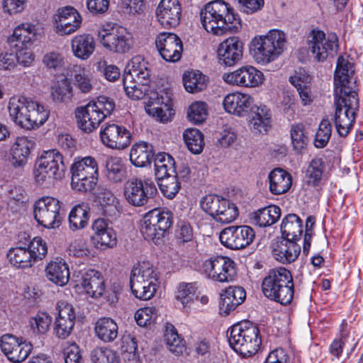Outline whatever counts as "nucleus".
<instances>
[{
    "mask_svg": "<svg viewBox=\"0 0 363 363\" xmlns=\"http://www.w3.org/2000/svg\"><path fill=\"white\" fill-rule=\"evenodd\" d=\"M203 27L208 33L222 35L227 32L238 33L241 20L233 9L223 0L206 4L200 12Z\"/></svg>",
    "mask_w": 363,
    "mask_h": 363,
    "instance_id": "nucleus-1",
    "label": "nucleus"
},
{
    "mask_svg": "<svg viewBox=\"0 0 363 363\" xmlns=\"http://www.w3.org/2000/svg\"><path fill=\"white\" fill-rule=\"evenodd\" d=\"M9 116L15 124L31 130L43 125L49 117V111L33 99L25 96L11 97L9 102Z\"/></svg>",
    "mask_w": 363,
    "mask_h": 363,
    "instance_id": "nucleus-2",
    "label": "nucleus"
},
{
    "mask_svg": "<svg viewBox=\"0 0 363 363\" xmlns=\"http://www.w3.org/2000/svg\"><path fill=\"white\" fill-rule=\"evenodd\" d=\"M264 295L271 301L286 306L294 296V282L291 272L285 267L270 269L262 282Z\"/></svg>",
    "mask_w": 363,
    "mask_h": 363,
    "instance_id": "nucleus-3",
    "label": "nucleus"
},
{
    "mask_svg": "<svg viewBox=\"0 0 363 363\" xmlns=\"http://www.w3.org/2000/svg\"><path fill=\"white\" fill-rule=\"evenodd\" d=\"M286 34L272 29L266 35L255 36L250 43V52L256 62L267 65L277 59L286 49Z\"/></svg>",
    "mask_w": 363,
    "mask_h": 363,
    "instance_id": "nucleus-4",
    "label": "nucleus"
},
{
    "mask_svg": "<svg viewBox=\"0 0 363 363\" xmlns=\"http://www.w3.org/2000/svg\"><path fill=\"white\" fill-rule=\"evenodd\" d=\"M227 336L230 347L243 357L255 354L262 343L258 327L250 321L233 325Z\"/></svg>",
    "mask_w": 363,
    "mask_h": 363,
    "instance_id": "nucleus-5",
    "label": "nucleus"
},
{
    "mask_svg": "<svg viewBox=\"0 0 363 363\" xmlns=\"http://www.w3.org/2000/svg\"><path fill=\"white\" fill-rule=\"evenodd\" d=\"M115 108L113 99L100 96L85 106L77 107L75 117L78 127L84 133H91Z\"/></svg>",
    "mask_w": 363,
    "mask_h": 363,
    "instance_id": "nucleus-6",
    "label": "nucleus"
},
{
    "mask_svg": "<svg viewBox=\"0 0 363 363\" xmlns=\"http://www.w3.org/2000/svg\"><path fill=\"white\" fill-rule=\"evenodd\" d=\"M335 124L337 132L345 137L352 129L359 110L358 94H335Z\"/></svg>",
    "mask_w": 363,
    "mask_h": 363,
    "instance_id": "nucleus-7",
    "label": "nucleus"
},
{
    "mask_svg": "<svg viewBox=\"0 0 363 363\" xmlns=\"http://www.w3.org/2000/svg\"><path fill=\"white\" fill-rule=\"evenodd\" d=\"M199 205L202 211L212 220L222 224L234 221L239 214L238 208L234 203L214 194L203 196Z\"/></svg>",
    "mask_w": 363,
    "mask_h": 363,
    "instance_id": "nucleus-8",
    "label": "nucleus"
},
{
    "mask_svg": "<svg viewBox=\"0 0 363 363\" xmlns=\"http://www.w3.org/2000/svg\"><path fill=\"white\" fill-rule=\"evenodd\" d=\"M172 225V214L168 210L154 208L143 217L140 232L144 238L159 244Z\"/></svg>",
    "mask_w": 363,
    "mask_h": 363,
    "instance_id": "nucleus-9",
    "label": "nucleus"
},
{
    "mask_svg": "<svg viewBox=\"0 0 363 363\" xmlns=\"http://www.w3.org/2000/svg\"><path fill=\"white\" fill-rule=\"evenodd\" d=\"M65 170L63 157L58 150L52 149L45 151L35 163V182L61 180Z\"/></svg>",
    "mask_w": 363,
    "mask_h": 363,
    "instance_id": "nucleus-10",
    "label": "nucleus"
},
{
    "mask_svg": "<svg viewBox=\"0 0 363 363\" xmlns=\"http://www.w3.org/2000/svg\"><path fill=\"white\" fill-rule=\"evenodd\" d=\"M201 272L206 278L219 283L233 281L237 276L235 262L228 257L220 255L205 260L201 266Z\"/></svg>",
    "mask_w": 363,
    "mask_h": 363,
    "instance_id": "nucleus-11",
    "label": "nucleus"
},
{
    "mask_svg": "<svg viewBox=\"0 0 363 363\" xmlns=\"http://www.w3.org/2000/svg\"><path fill=\"white\" fill-rule=\"evenodd\" d=\"M355 68L349 56L337 57L334 74L335 94H357Z\"/></svg>",
    "mask_w": 363,
    "mask_h": 363,
    "instance_id": "nucleus-12",
    "label": "nucleus"
},
{
    "mask_svg": "<svg viewBox=\"0 0 363 363\" xmlns=\"http://www.w3.org/2000/svg\"><path fill=\"white\" fill-rule=\"evenodd\" d=\"M308 40V48L313 58L318 62H324L329 55L334 56L339 50V40L335 33H325L320 30H312Z\"/></svg>",
    "mask_w": 363,
    "mask_h": 363,
    "instance_id": "nucleus-13",
    "label": "nucleus"
},
{
    "mask_svg": "<svg viewBox=\"0 0 363 363\" xmlns=\"http://www.w3.org/2000/svg\"><path fill=\"white\" fill-rule=\"evenodd\" d=\"M60 208L61 203L58 199L51 196L42 197L34 204V218L44 228H58L60 225Z\"/></svg>",
    "mask_w": 363,
    "mask_h": 363,
    "instance_id": "nucleus-14",
    "label": "nucleus"
},
{
    "mask_svg": "<svg viewBox=\"0 0 363 363\" xmlns=\"http://www.w3.org/2000/svg\"><path fill=\"white\" fill-rule=\"evenodd\" d=\"M99 38L105 48L116 53L128 52L133 44L131 33L121 26L101 29L99 32Z\"/></svg>",
    "mask_w": 363,
    "mask_h": 363,
    "instance_id": "nucleus-15",
    "label": "nucleus"
},
{
    "mask_svg": "<svg viewBox=\"0 0 363 363\" xmlns=\"http://www.w3.org/2000/svg\"><path fill=\"white\" fill-rule=\"evenodd\" d=\"M255 233L248 225H232L224 228L220 233V242L231 250H242L254 240Z\"/></svg>",
    "mask_w": 363,
    "mask_h": 363,
    "instance_id": "nucleus-16",
    "label": "nucleus"
},
{
    "mask_svg": "<svg viewBox=\"0 0 363 363\" xmlns=\"http://www.w3.org/2000/svg\"><path fill=\"white\" fill-rule=\"evenodd\" d=\"M145 110L149 115L157 118L160 122L169 121L174 114L171 94L164 89L151 94Z\"/></svg>",
    "mask_w": 363,
    "mask_h": 363,
    "instance_id": "nucleus-17",
    "label": "nucleus"
},
{
    "mask_svg": "<svg viewBox=\"0 0 363 363\" xmlns=\"http://www.w3.org/2000/svg\"><path fill=\"white\" fill-rule=\"evenodd\" d=\"M100 138L108 148L123 150L130 144L132 135L123 125L106 123L100 130Z\"/></svg>",
    "mask_w": 363,
    "mask_h": 363,
    "instance_id": "nucleus-18",
    "label": "nucleus"
},
{
    "mask_svg": "<svg viewBox=\"0 0 363 363\" xmlns=\"http://www.w3.org/2000/svg\"><path fill=\"white\" fill-rule=\"evenodd\" d=\"M155 45L163 60L169 62L179 61L183 51L180 38L173 33L162 32L157 35Z\"/></svg>",
    "mask_w": 363,
    "mask_h": 363,
    "instance_id": "nucleus-19",
    "label": "nucleus"
},
{
    "mask_svg": "<svg viewBox=\"0 0 363 363\" xmlns=\"http://www.w3.org/2000/svg\"><path fill=\"white\" fill-rule=\"evenodd\" d=\"M52 19L56 32L61 35L74 33L80 28L82 21L81 15L72 6L59 9Z\"/></svg>",
    "mask_w": 363,
    "mask_h": 363,
    "instance_id": "nucleus-20",
    "label": "nucleus"
},
{
    "mask_svg": "<svg viewBox=\"0 0 363 363\" xmlns=\"http://www.w3.org/2000/svg\"><path fill=\"white\" fill-rule=\"evenodd\" d=\"M223 80L233 85L243 87H256L263 82V73L255 67L243 66L235 71L224 74Z\"/></svg>",
    "mask_w": 363,
    "mask_h": 363,
    "instance_id": "nucleus-21",
    "label": "nucleus"
},
{
    "mask_svg": "<svg viewBox=\"0 0 363 363\" xmlns=\"http://www.w3.org/2000/svg\"><path fill=\"white\" fill-rule=\"evenodd\" d=\"M124 196L127 201L134 206H143L156 195L157 190L155 183H127Z\"/></svg>",
    "mask_w": 363,
    "mask_h": 363,
    "instance_id": "nucleus-22",
    "label": "nucleus"
},
{
    "mask_svg": "<svg viewBox=\"0 0 363 363\" xmlns=\"http://www.w3.org/2000/svg\"><path fill=\"white\" fill-rule=\"evenodd\" d=\"M93 234L91 240L94 245L101 250L111 248L116 245V234L104 218L95 220L91 225Z\"/></svg>",
    "mask_w": 363,
    "mask_h": 363,
    "instance_id": "nucleus-23",
    "label": "nucleus"
},
{
    "mask_svg": "<svg viewBox=\"0 0 363 363\" xmlns=\"http://www.w3.org/2000/svg\"><path fill=\"white\" fill-rule=\"evenodd\" d=\"M217 52L220 64L234 66L242 57V43L238 37L228 38L219 44Z\"/></svg>",
    "mask_w": 363,
    "mask_h": 363,
    "instance_id": "nucleus-24",
    "label": "nucleus"
},
{
    "mask_svg": "<svg viewBox=\"0 0 363 363\" xmlns=\"http://www.w3.org/2000/svg\"><path fill=\"white\" fill-rule=\"evenodd\" d=\"M182 16V6L179 0H161L156 10L159 23L166 28L179 25Z\"/></svg>",
    "mask_w": 363,
    "mask_h": 363,
    "instance_id": "nucleus-25",
    "label": "nucleus"
},
{
    "mask_svg": "<svg viewBox=\"0 0 363 363\" xmlns=\"http://www.w3.org/2000/svg\"><path fill=\"white\" fill-rule=\"evenodd\" d=\"M254 99L247 94L233 92L228 94L223 100V106L226 112L239 117L249 114Z\"/></svg>",
    "mask_w": 363,
    "mask_h": 363,
    "instance_id": "nucleus-26",
    "label": "nucleus"
},
{
    "mask_svg": "<svg viewBox=\"0 0 363 363\" xmlns=\"http://www.w3.org/2000/svg\"><path fill=\"white\" fill-rule=\"evenodd\" d=\"M72 182H93L97 180L98 164L96 160L91 157H86L82 160L74 162L70 167Z\"/></svg>",
    "mask_w": 363,
    "mask_h": 363,
    "instance_id": "nucleus-27",
    "label": "nucleus"
},
{
    "mask_svg": "<svg viewBox=\"0 0 363 363\" xmlns=\"http://www.w3.org/2000/svg\"><path fill=\"white\" fill-rule=\"evenodd\" d=\"M80 285L86 294L94 298H98L105 292L106 285L101 272L95 269H88L82 274Z\"/></svg>",
    "mask_w": 363,
    "mask_h": 363,
    "instance_id": "nucleus-28",
    "label": "nucleus"
},
{
    "mask_svg": "<svg viewBox=\"0 0 363 363\" xmlns=\"http://www.w3.org/2000/svg\"><path fill=\"white\" fill-rule=\"evenodd\" d=\"M274 258L282 264H290L297 259L301 253V247L296 241L289 238H281L273 247Z\"/></svg>",
    "mask_w": 363,
    "mask_h": 363,
    "instance_id": "nucleus-29",
    "label": "nucleus"
},
{
    "mask_svg": "<svg viewBox=\"0 0 363 363\" xmlns=\"http://www.w3.org/2000/svg\"><path fill=\"white\" fill-rule=\"evenodd\" d=\"M246 298L245 289L241 286H230L220 294V313L227 315L242 303Z\"/></svg>",
    "mask_w": 363,
    "mask_h": 363,
    "instance_id": "nucleus-30",
    "label": "nucleus"
},
{
    "mask_svg": "<svg viewBox=\"0 0 363 363\" xmlns=\"http://www.w3.org/2000/svg\"><path fill=\"white\" fill-rule=\"evenodd\" d=\"M248 115L250 127L255 133L264 134L267 132L271 124V113L266 105H257L253 102Z\"/></svg>",
    "mask_w": 363,
    "mask_h": 363,
    "instance_id": "nucleus-31",
    "label": "nucleus"
},
{
    "mask_svg": "<svg viewBox=\"0 0 363 363\" xmlns=\"http://www.w3.org/2000/svg\"><path fill=\"white\" fill-rule=\"evenodd\" d=\"M35 37V26L31 23H25L14 28L8 40L16 48H28L33 45Z\"/></svg>",
    "mask_w": 363,
    "mask_h": 363,
    "instance_id": "nucleus-32",
    "label": "nucleus"
},
{
    "mask_svg": "<svg viewBox=\"0 0 363 363\" xmlns=\"http://www.w3.org/2000/svg\"><path fill=\"white\" fill-rule=\"evenodd\" d=\"M92 200L99 203L103 215L108 217H116L120 213V203L111 191L104 188L101 184Z\"/></svg>",
    "mask_w": 363,
    "mask_h": 363,
    "instance_id": "nucleus-33",
    "label": "nucleus"
},
{
    "mask_svg": "<svg viewBox=\"0 0 363 363\" xmlns=\"http://www.w3.org/2000/svg\"><path fill=\"white\" fill-rule=\"evenodd\" d=\"M73 55L81 60H87L95 50V40L90 34L77 35L71 41Z\"/></svg>",
    "mask_w": 363,
    "mask_h": 363,
    "instance_id": "nucleus-34",
    "label": "nucleus"
},
{
    "mask_svg": "<svg viewBox=\"0 0 363 363\" xmlns=\"http://www.w3.org/2000/svg\"><path fill=\"white\" fill-rule=\"evenodd\" d=\"M154 156L153 147L146 142H139L131 147L130 160L133 165L138 167L150 164Z\"/></svg>",
    "mask_w": 363,
    "mask_h": 363,
    "instance_id": "nucleus-35",
    "label": "nucleus"
},
{
    "mask_svg": "<svg viewBox=\"0 0 363 363\" xmlns=\"http://www.w3.org/2000/svg\"><path fill=\"white\" fill-rule=\"evenodd\" d=\"M155 174L157 180L160 181L172 176L176 177L174 158L165 152L157 154L154 159Z\"/></svg>",
    "mask_w": 363,
    "mask_h": 363,
    "instance_id": "nucleus-36",
    "label": "nucleus"
},
{
    "mask_svg": "<svg viewBox=\"0 0 363 363\" xmlns=\"http://www.w3.org/2000/svg\"><path fill=\"white\" fill-rule=\"evenodd\" d=\"M281 238L298 241L303 233L302 220L296 214L286 215L281 224Z\"/></svg>",
    "mask_w": 363,
    "mask_h": 363,
    "instance_id": "nucleus-37",
    "label": "nucleus"
},
{
    "mask_svg": "<svg viewBox=\"0 0 363 363\" xmlns=\"http://www.w3.org/2000/svg\"><path fill=\"white\" fill-rule=\"evenodd\" d=\"M45 272L47 278L59 286H65L69 279L68 266L62 260L50 262L46 267Z\"/></svg>",
    "mask_w": 363,
    "mask_h": 363,
    "instance_id": "nucleus-38",
    "label": "nucleus"
},
{
    "mask_svg": "<svg viewBox=\"0 0 363 363\" xmlns=\"http://www.w3.org/2000/svg\"><path fill=\"white\" fill-rule=\"evenodd\" d=\"M96 337L104 342H113L118 336V328L111 318H99L94 327Z\"/></svg>",
    "mask_w": 363,
    "mask_h": 363,
    "instance_id": "nucleus-39",
    "label": "nucleus"
},
{
    "mask_svg": "<svg viewBox=\"0 0 363 363\" xmlns=\"http://www.w3.org/2000/svg\"><path fill=\"white\" fill-rule=\"evenodd\" d=\"M33 146L31 140L26 137H18L13 143L11 154L13 164L16 167H21L27 162L28 157Z\"/></svg>",
    "mask_w": 363,
    "mask_h": 363,
    "instance_id": "nucleus-40",
    "label": "nucleus"
},
{
    "mask_svg": "<svg viewBox=\"0 0 363 363\" xmlns=\"http://www.w3.org/2000/svg\"><path fill=\"white\" fill-rule=\"evenodd\" d=\"M147 65V62L141 56H135L130 60L124 74L135 77L138 81L145 85L150 77V70Z\"/></svg>",
    "mask_w": 363,
    "mask_h": 363,
    "instance_id": "nucleus-41",
    "label": "nucleus"
},
{
    "mask_svg": "<svg viewBox=\"0 0 363 363\" xmlns=\"http://www.w3.org/2000/svg\"><path fill=\"white\" fill-rule=\"evenodd\" d=\"M89 206L84 203L74 206L68 218L69 228L73 231L84 228L89 219Z\"/></svg>",
    "mask_w": 363,
    "mask_h": 363,
    "instance_id": "nucleus-42",
    "label": "nucleus"
},
{
    "mask_svg": "<svg viewBox=\"0 0 363 363\" xmlns=\"http://www.w3.org/2000/svg\"><path fill=\"white\" fill-rule=\"evenodd\" d=\"M9 263L19 269L30 268L33 265L31 255L26 247H16L9 250L6 254Z\"/></svg>",
    "mask_w": 363,
    "mask_h": 363,
    "instance_id": "nucleus-43",
    "label": "nucleus"
},
{
    "mask_svg": "<svg viewBox=\"0 0 363 363\" xmlns=\"http://www.w3.org/2000/svg\"><path fill=\"white\" fill-rule=\"evenodd\" d=\"M281 216V209L275 205L259 209L255 213L254 220L259 227L270 226L275 223Z\"/></svg>",
    "mask_w": 363,
    "mask_h": 363,
    "instance_id": "nucleus-44",
    "label": "nucleus"
},
{
    "mask_svg": "<svg viewBox=\"0 0 363 363\" xmlns=\"http://www.w3.org/2000/svg\"><path fill=\"white\" fill-rule=\"evenodd\" d=\"M164 341L169 350L175 355L182 354L186 349L184 340L171 323H167L165 325Z\"/></svg>",
    "mask_w": 363,
    "mask_h": 363,
    "instance_id": "nucleus-45",
    "label": "nucleus"
},
{
    "mask_svg": "<svg viewBox=\"0 0 363 363\" xmlns=\"http://www.w3.org/2000/svg\"><path fill=\"white\" fill-rule=\"evenodd\" d=\"M183 83L186 91L197 93L206 89V77L198 70L187 72L183 75Z\"/></svg>",
    "mask_w": 363,
    "mask_h": 363,
    "instance_id": "nucleus-46",
    "label": "nucleus"
},
{
    "mask_svg": "<svg viewBox=\"0 0 363 363\" xmlns=\"http://www.w3.org/2000/svg\"><path fill=\"white\" fill-rule=\"evenodd\" d=\"M71 76L73 77L74 86L81 92L86 94L93 89L89 71L84 67L78 65H74L71 69Z\"/></svg>",
    "mask_w": 363,
    "mask_h": 363,
    "instance_id": "nucleus-47",
    "label": "nucleus"
},
{
    "mask_svg": "<svg viewBox=\"0 0 363 363\" xmlns=\"http://www.w3.org/2000/svg\"><path fill=\"white\" fill-rule=\"evenodd\" d=\"M184 143L189 150L194 154H199L204 147L203 133L196 128H189L183 133Z\"/></svg>",
    "mask_w": 363,
    "mask_h": 363,
    "instance_id": "nucleus-48",
    "label": "nucleus"
},
{
    "mask_svg": "<svg viewBox=\"0 0 363 363\" xmlns=\"http://www.w3.org/2000/svg\"><path fill=\"white\" fill-rule=\"evenodd\" d=\"M196 290L197 286L195 282H182L178 285L176 298L182 303L184 308L189 307L194 301Z\"/></svg>",
    "mask_w": 363,
    "mask_h": 363,
    "instance_id": "nucleus-49",
    "label": "nucleus"
},
{
    "mask_svg": "<svg viewBox=\"0 0 363 363\" xmlns=\"http://www.w3.org/2000/svg\"><path fill=\"white\" fill-rule=\"evenodd\" d=\"M52 318L47 313H38L29 318V326L35 335H44L49 328Z\"/></svg>",
    "mask_w": 363,
    "mask_h": 363,
    "instance_id": "nucleus-50",
    "label": "nucleus"
},
{
    "mask_svg": "<svg viewBox=\"0 0 363 363\" xmlns=\"http://www.w3.org/2000/svg\"><path fill=\"white\" fill-rule=\"evenodd\" d=\"M291 143L297 153H301L308 144V137L304 133V126L301 123L292 125L290 130Z\"/></svg>",
    "mask_w": 363,
    "mask_h": 363,
    "instance_id": "nucleus-51",
    "label": "nucleus"
},
{
    "mask_svg": "<svg viewBox=\"0 0 363 363\" xmlns=\"http://www.w3.org/2000/svg\"><path fill=\"white\" fill-rule=\"evenodd\" d=\"M332 125L328 118H323L319 124L315 135L314 145L317 148L325 147L331 137Z\"/></svg>",
    "mask_w": 363,
    "mask_h": 363,
    "instance_id": "nucleus-52",
    "label": "nucleus"
},
{
    "mask_svg": "<svg viewBox=\"0 0 363 363\" xmlns=\"http://www.w3.org/2000/svg\"><path fill=\"white\" fill-rule=\"evenodd\" d=\"M208 116V106L203 101L192 103L188 109V119L194 124H201L204 122Z\"/></svg>",
    "mask_w": 363,
    "mask_h": 363,
    "instance_id": "nucleus-53",
    "label": "nucleus"
},
{
    "mask_svg": "<svg viewBox=\"0 0 363 363\" xmlns=\"http://www.w3.org/2000/svg\"><path fill=\"white\" fill-rule=\"evenodd\" d=\"M157 278L153 267L148 262L138 263L135 266L130 273V281L138 280L145 281L146 279Z\"/></svg>",
    "mask_w": 363,
    "mask_h": 363,
    "instance_id": "nucleus-54",
    "label": "nucleus"
},
{
    "mask_svg": "<svg viewBox=\"0 0 363 363\" xmlns=\"http://www.w3.org/2000/svg\"><path fill=\"white\" fill-rule=\"evenodd\" d=\"M93 363H119L120 359L117 354L107 347H96L93 350L91 354Z\"/></svg>",
    "mask_w": 363,
    "mask_h": 363,
    "instance_id": "nucleus-55",
    "label": "nucleus"
},
{
    "mask_svg": "<svg viewBox=\"0 0 363 363\" xmlns=\"http://www.w3.org/2000/svg\"><path fill=\"white\" fill-rule=\"evenodd\" d=\"M107 179L110 182H122L125 173L119 158H110L106 162Z\"/></svg>",
    "mask_w": 363,
    "mask_h": 363,
    "instance_id": "nucleus-56",
    "label": "nucleus"
},
{
    "mask_svg": "<svg viewBox=\"0 0 363 363\" xmlns=\"http://www.w3.org/2000/svg\"><path fill=\"white\" fill-rule=\"evenodd\" d=\"M27 250L31 255L33 264L38 259H43L48 253L47 244L40 237H35L30 242Z\"/></svg>",
    "mask_w": 363,
    "mask_h": 363,
    "instance_id": "nucleus-57",
    "label": "nucleus"
},
{
    "mask_svg": "<svg viewBox=\"0 0 363 363\" xmlns=\"http://www.w3.org/2000/svg\"><path fill=\"white\" fill-rule=\"evenodd\" d=\"M157 310L155 307H145L138 310L135 314L137 324L141 327H146L156 321Z\"/></svg>",
    "mask_w": 363,
    "mask_h": 363,
    "instance_id": "nucleus-58",
    "label": "nucleus"
},
{
    "mask_svg": "<svg viewBox=\"0 0 363 363\" xmlns=\"http://www.w3.org/2000/svg\"><path fill=\"white\" fill-rule=\"evenodd\" d=\"M20 337H17L11 334L3 335L0 338V347L2 352L6 356L8 359L11 362L12 356L16 352Z\"/></svg>",
    "mask_w": 363,
    "mask_h": 363,
    "instance_id": "nucleus-59",
    "label": "nucleus"
},
{
    "mask_svg": "<svg viewBox=\"0 0 363 363\" xmlns=\"http://www.w3.org/2000/svg\"><path fill=\"white\" fill-rule=\"evenodd\" d=\"M324 167L325 163L323 159H313L306 170V177L309 180L308 182H320Z\"/></svg>",
    "mask_w": 363,
    "mask_h": 363,
    "instance_id": "nucleus-60",
    "label": "nucleus"
},
{
    "mask_svg": "<svg viewBox=\"0 0 363 363\" xmlns=\"http://www.w3.org/2000/svg\"><path fill=\"white\" fill-rule=\"evenodd\" d=\"M135 79V77L124 74L123 84L126 95L130 99L138 100L143 97V91L138 87V84L140 82H136Z\"/></svg>",
    "mask_w": 363,
    "mask_h": 363,
    "instance_id": "nucleus-61",
    "label": "nucleus"
},
{
    "mask_svg": "<svg viewBox=\"0 0 363 363\" xmlns=\"http://www.w3.org/2000/svg\"><path fill=\"white\" fill-rule=\"evenodd\" d=\"M43 62L46 68L50 70L60 71L65 66L63 56L57 52L46 53L43 56Z\"/></svg>",
    "mask_w": 363,
    "mask_h": 363,
    "instance_id": "nucleus-62",
    "label": "nucleus"
},
{
    "mask_svg": "<svg viewBox=\"0 0 363 363\" xmlns=\"http://www.w3.org/2000/svg\"><path fill=\"white\" fill-rule=\"evenodd\" d=\"M17 65V57L12 50L0 48V70L11 71Z\"/></svg>",
    "mask_w": 363,
    "mask_h": 363,
    "instance_id": "nucleus-63",
    "label": "nucleus"
},
{
    "mask_svg": "<svg viewBox=\"0 0 363 363\" xmlns=\"http://www.w3.org/2000/svg\"><path fill=\"white\" fill-rule=\"evenodd\" d=\"M138 345L135 338L126 337L123 339L121 352L123 358L128 361L137 359Z\"/></svg>",
    "mask_w": 363,
    "mask_h": 363,
    "instance_id": "nucleus-64",
    "label": "nucleus"
}]
</instances>
